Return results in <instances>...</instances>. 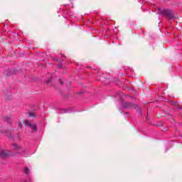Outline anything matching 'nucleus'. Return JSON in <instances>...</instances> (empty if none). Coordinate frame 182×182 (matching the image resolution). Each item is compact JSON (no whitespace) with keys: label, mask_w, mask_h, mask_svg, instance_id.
Returning <instances> with one entry per match:
<instances>
[{"label":"nucleus","mask_w":182,"mask_h":182,"mask_svg":"<svg viewBox=\"0 0 182 182\" xmlns=\"http://www.w3.org/2000/svg\"><path fill=\"white\" fill-rule=\"evenodd\" d=\"M24 173H26V174H28L29 173V168H24Z\"/></svg>","instance_id":"nucleus-7"},{"label":"nucleus","mask_w":182,"mask_h":182,"mask_svg":"<svg viewBox=\"0 0 182 182\" xmlns=\"http://www.w3.org/2000/svg\"><path fill=\"white\" fill-rule=\"evenodd\" d=\"M50 80H52V78H50L48 81V83H49V82H50Z\"/></svg>","instance_id":"nucleus-10"},{"label":"nucleus","mask_w":182,"mask_h":182,"mask_svg":"<svg viewBox=\"0 0 182 182\" xmlns=\"http://www.w3.org/2000/svg\"><path fill=\"white\" fill-rule=\"evenodd\" d=\"M60 85H63V82H62V80H59Z\"/></svg>","instance_id":"nucleus-9"},{"label":"nucleus","mask_w":182,"mask_h":182,"mask_svg":"<svg viewBox=\"0 0 182 182\" xmlns=\"http://www.w3.org/2000/svg\"><path fill=\"white\" fill-rule=\"evenodd\" d=\"M4 119L8 123H11V116L9 117H4Z\"/></svg>","instance_id":"nucleus-6"},{"label":"nucleus","mask_w":182,"mask_h":182,"mask_svg":"<svg viewBox=\"0 0 182 182\" xmlns=\"http://www.w3.org/2000/svg\"><path fill=\"white\" fill-rule=\"evenodd\" d=\"M11 146H12L13 150H16L17 151H19V153L23 154L25 151V149L22 148V146H21L16 144H11Z\"/></svg>","instance_id":"nucleus-3"},{"label":"nucleus","mask_w":182,"mask_h":182,"mask_svg":"<svg viewBox=\"0 0 182 182\" xmlns=\"http://www.w3.org/2000/svg\"><path fill=\"white\" fill-rule=\"evenodd\" d=\"M159 14L160 15L166 16V18H168V19H177V18H178V14H177V13L174 12L173 10L170 9L161 10L159 9Z\"/></svg>","instance_id":"nucleus-1"},{"label":"nucleus","mask_w":182,"mask_h":182,"mask_svg":"<svg viewBox=\"0 0 182 182\" xmlns=\"http://www.w3.org/2000/svg\"><path fill=\"white\" fill-rule=\"evenodd\" d=\"M24 126L26 130H28V132H30L31 133H35L36 132V130H38V127L35 124L31 123L29 121H26Z\"/></svg>","instance_id":"nucleus-2"},{"label":"nucleus","mask_w":182,"mask_h":182,"mask_svg":"<svg viewBox=\"0 0 182 182\" xmlns=\"http://www.w3.org/2000/svg\"><path fill=\"white\" fill-rule=\"evenodd\" d=\"M28 114L30 117H35V114L33 112H30Z\"/></svg>","instance_id":"nucleus-8"},{"label":"nucleus","mask_w":182,"mask_h":182,"mask_svg":"<svg viewBox=\"0 0 182 182\" xmlns=\"http://www.w3.org/2000/svg\"><path fill=\"white\" fill-rule=\"evenodd\" d=\"M123 107L125 109H130L131 107H133V104H132V102H124Z\"/></svg>","instance_id":"nucleus-4"},{"label":"nucleus","mask_w":182,"mask_h":182,"mask_svg":"<svg viewBox=\"0 0 182 182\" xmlns=\"http://www.w3.org/2000/svg\"><path fill=\"white\" fill-rule=\"evenodd\" d=\"M9 151H6V150H2L0 151V156L1 157H6V156H8Z\"/></svg>","instance_id":"nucleus-5"}]
</instances>
